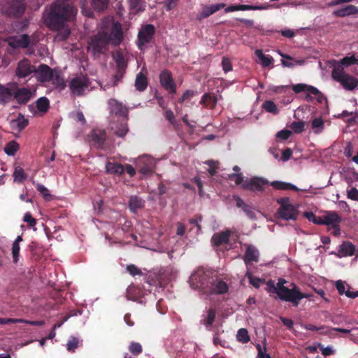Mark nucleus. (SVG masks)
<instances>
[{
	"label": "nucleus",
	"mask_w": 358,
	"mask_h": 358,
	"mask_svg": "<svg viewBox=\"0 0 358 358\" xmlns=\"http://www.w3.org/2000/svg\"><path fill=\"white\" fill-rule=\"evenodd\" d=\"M189 285L206 295L224 294L228 292L227 283L210 271L198 268L189 277Z\"/></svg>",
	"instance_id": "1"
},
{
	"label": "nucleus",
	"mask_w": 358,
	"mask_h": 358,
	"mask_svg": "<svg viewBox=\"0 0 358 358\" xmlns=\"http://www.w3.org/2000/svg\"><path fill=\"white\" fill-rule=\"evenodd\" d=\"M76 13L77 8L71 3L67 0H57L44 13V22L52 30H60Z\"/></svg>",
	"instance_id": "2"
},
{
	"label": "nucleus",
	"mask_w": 358,
	"mask_h": 358,
	"mask_svg": "<svg viewBox=\"0 0 358 358\" xmlns=\"http://www.w3.org/2000/svg\"><path fill=\"white\" fill-rule=\"evenodd\" d=\"M267 285L268 292L276 294L281 301L290 302L294 307L299 306V287L296 285L292 284V287L288 288L281 283L275 285L272 280H269Z\"/></svg>",
	"instance_id": "3"
},
{
	"label": "nucleus",
	"mask_w": 358,
	"mask_h": 358,
	"mask_svg": "<svg viewBox=\"0 0 358 358\" xmlns=\"http://www.w3.org/2000/svg\"><path fill=\"white\" fill-rule=\"evenodd\" d=\"M109 43V34L106 31H99L90 38V46L94 55H100L108 50Z\"/></svg>",
	"instance_id": "4"
},
{
	"label": "nucleus",
	"mask_w": 358,
	"mask_h": 358,
	"mask_svg": "<svg viewBox=\"0 0 358 358\" xmlns=\"http://www.w3.org/2000/svg\"><path fill=\"white\" fill-rule=\"evenodd\" d=\"M90 83V80L87 75L80 74L73 78L69 84L71 94L74 96H84Z\"/></svg>",
	"instance_id": "5"
},
{
	"label": "nucleus",
	"mask_w": 358,
	"mask_h": 358,
	"mask_svg": "<svg viewBox=\"0 0 358 358\" xmlns=\"http://www.w3.org/2000/svg\"><path fill=\"white\" fill-rule=\"evenodd\" d=\"M332 78L340 83L343 87L347 90L352 91L358 85V79L345 72L343 69L338 68L335 71L331 72Z\"/></svg>",
	"instance_id": "6"
},
{
	"label": "nucleus",
	"mask_w": 358,
	"mask_h": 358,
	"mask_svg": "<svg viewBox=\"0 0 358 358\" xmlns=\"http://www.w3.org/2000/svg\"><path fill=\"white\" fill-rule=\"evenodd\" d=\"M113 59L115 62L116 72L112 78L113 87L117 86L120 82L122 81L127 68V62L125 59L123 54L118 51L115 55Z\"/></svg>",
	"instance_id": "7"
},
{
	"label": "nucleus",
	"mask_w": 358,
	"mask_h": 358,
	"mask_svg": "<svg viewBox=\"0 0 358 358\" xmlns=\"http://www.w3.org/2000/svg\"><path fill=\"white\" fill-rule=\"evenodd\" d=\"M155 34V27L152 24H145L141 27L138 34V48L143 50L144 46L152 41Z\"/></svg>",
	"instance_id": "8"
},
{
	"label": "nucleus",
	"mask_w": 358,
	"mask_h": 358,
	"mask_svg": "<svg viewBox=\"0 0 358 358\" xmlns=\"http://www.w3.org/2000/svg\"><path fill=\"white\" fill-rule=\"evenodd\" d=\"M161 86L170 94H175L177 90L176 84L173 80L172 73L168 69H164L159 76Z\"/></svg>",
	"instance_id": "9"
},
{
	"label": "nucleus",
	"mask_w": 358,
	"mask_h": 358,
	"mask_svg": "<svg viewBox=\"0 0 358 358\" xmlns=\"http://www.w3.org/2000/svg\"><path fill=\"white\" fill-rule=\"evenodd\" d=\"M269 182L263 178L260 177H252L250 179H246L242 187L244 189L250 190V191H263L264 189V186L268 185Z\"/></svg>",
	"instance_id": "10"
},
{
	"label": "nucleus",
	"mask_w": 358,
	"mask_h": 358,
	"mask_svg": "<svg viewBox=\"0 0 358 358\" xmlns=\"http://www.w3.org/2000/svg\"><path fill=\"white\" fill-rule=\"evenodd\" d=\"M108 105L110 115L122 117V120H127L128 110L121 102H119L115 99H110L108 101Z\"/></svg>",
	"instance_id": "11"
},
{
	"label": "nucleus",
	"mask_w": 358,
	"mask_h": 358,
	"mask_svg": "<svg viewBox=\"0 0 358 358\" xmlns=\"http://www.w3.org/2000/svg\"><path fill=\"white\" fill-rule=\"evenodd\" d=\"M292 90L296 93L299 94L302 92H306L309 93H312L315 96L317 101L319 103H322L325 100L324 96L317 89L316 87L308 85L304 83H299L292 85Z\"/></svg>",
	"instance_id": "12"
},
{
	"label": "nucleus",
	"mask_w": 358,
	"mask_h": 358,
	"mask_svg": "<svg viewBox=\"0 0 358 358\" xmlns=\"http://www.w3.org/2000/svg\"><path fill=\"white\" fill-rule=\"evenodd\" d=\"M106 132L105 130H93L91 133V140L97 148L108 150L109 147L106 143Z\"/></svg>",
	"instance_id": "13"
},
{
	"label": "nucleus",
	"mask_w": 358,
	"mask_h": 358,
	"mask_svg": "<svg viewBox=\"0 0 358 358\" xmlns=\"http://www.w3.org/2000/svg\"><path fill=\"white\" fill-rule=\"evenodd\" d=\"M35 71L36 68L31 65V62L27 59H24L17 64L16 75L18 78H26Z\"/></svg>",
	"instance_id": "14"
},
{
	"label": "nucleus",
	"mask_w": 358,
	"mask_h": 358,
	"mask_svg": "<svg viewBox=\"0 0 358 358\" xmlns=\"http://www.w3.org/2000/svg\"><path fill=\"white\" fill-rule=\"evenodd\" d=\"M278 213L281 218L286 220H295L298 215L297 210L290 203H282L278 208Z\"/></svg>",
	"instance_id": "15"
},
{
	"label": "nucleus",
	"mask_w": 358,
	"mask_h": 358,
	"mask_svg": "<svg viewBox=\"0 0 358 358\" xmlns=\"http://www.w3.org/2000/svg\"><path fill=\"white\" fill-rule=\"evenodd\" d=\"M55 71H54L50 66L46 64H41L37 69H36L35 73L38 80L41 82L50 81L52 78V76Z\"/></svg>",
	"instance_id": "16"
},
{
	"label": "nucleus",
	"mask_w": 358,
	"mask_h": 358,
	"mask_svg": "<svg viewBox=\"0 0 358 358\" xmlns=\"http://www.w3.org/2000/svg\"><path fill=\"white\" fill-rule=\"evenodd\" d=\"M110 36V42L115 45H119L123 41V31L122 28L120 23L116 22L113 24Z\"/></svg>",
	"instance_id": "17"
},
{
	"label": "nucleus",
	"mask_w": 358,
	"mask_h": 358,
	"mask_svg": "<svg viewBox=\"0 0 358 358\" xmlns=\"http://www.w3.org/2000/svg\"><path fill=\"white\" fill-rule=\"evenodd\" d=\"M30 43V37L28 34H21L12 37L9 45L13 48H27Z\"/></svg>",
	"instance_id": "18"
},
{
	"label": "nucleus",
	"mask_w": 358,
	"mask_h": 358,
	"mask_svg": "<svg viewBox=\"0 0 358 358\" xmlns=\"http://www.w3.org/2000/svg\"><path fill=\"white\" fill-rule=\"evenodd\" d=\"M32 93L31 90L26 87L17 88L13 92V97L19 104H25L31 99Z\"/></svg>",
	"instance_id": "19"
},
{
	"label": "nucleus",
	"mask_w": 358,
	"mask_h": 358,
	"mask_svg": "<svg viewBox=\"0 0 358 358\" xmlns=\"http://www.w3.org/2000/svg\"><path fill=\"white\" fill-rule=\"evenodd\" d=\"M259 258V250L252 245H246V250L243 257V260L246 266L253 262H258Z\"/></svg>",
	"instance_id": "20"
},
{
	"label": "nucleus",
	"mask_w": 358,
	"mask_h": 358,
	"mask_svg": "<svg viewBox=\"0 0 358 358\" xmlns=\"http://www.w3.org/2000/svg\"><path fill=\"white\" fill-rule=\"evenodd\" d=\"M226 4L224 3L205 6L203 7L201 12L197 15V19L201 20L202 19L207 18L220 9L224 8Z\"/></svg>",
	"instance_id": "21"
},
{
	"label": "nucleus",
	"mask_w": 358,
	"mask_h": 358,
	"mask_svg": "<svg viewBox=\"0 0 358 358\" xmlns=\"http://www.w3.org/2000/svg\"><path fill=\"white\" fill-rule=\"evenodd\" d=\"M147 70L143 68L141 71L137 73L135 80V87L139 92H144L148 85V80L147 78Z\"/></svg>",
	"instance_id": "22"
},
{
	"label": "nucleus",
	"mask_w": 358,
	"mask_h": 358,
	"mask_svg": "<svg viewBox=\"0 0 358 358\" xmlns=\"http://www.w3.org/2000/svg\"><path fill=\"white\" fill-rule=\"evenodd\" d=\"M338 257H346L356 255L358 257V251L355 245L350 241H344L341 245L338 251Z\"/></svg>",
	"instance_id": "23"
},
{
	"label": "nucleus",
	"mask_w": 358,
	"mask_h": 358,
	"mask_svg": "<svg viewBox=\"0 0 358 358\" xmlns=\"http://www.w3.org/2000/svg\"><path fill=\"white\" fill-rule=\"evenodd\" d=\"M334 65L332 71H335L338 68L343 69L353 64H358V59L355 55L350 57L346 56L341 59L339 62L334 61Z\"/></svg>",
	"instance_id": "24"
},
{
	"label": "nucleus",
	"mask_w": 358,
	"mask_h": 358,
	"mask_svg": "<svg viewBox=\"0 0 358 358\" xmlns=\"http://www.w3.org/2000/svg\"><path fill=\"white\" fill-rule=\"evenodd\" d=\"M234 199L236 201V206L239 208H241L249 218L252 220L256 218L255 213L251 206L246 204L244 201L238 196H234Z\"/></svg>",
	"instance_id": "25"
},
{
	"label": "nucleus",
	"mask_w": 358,
	"mask_h": 358,
	"mask_svg": "<svg viewBox=\"0 0 358 358\" xmlns=\"http://www.w3.org/2000/svg\"><path fill=\"white\" fill-rule=\"evenodd\" d=\"M324 225L333 227L334 225L341 223V217L336 211H327L323 215Z\"/></svg>",
	"instance_id": "26"
},
{
	"label": "nucleus",
	"mask_w": 358,
	"mask_h": 358,
	"mask_svg": "<svg viewBox=\"0 0 358 358\" xmlns=\"http://www.w3.org/2000/svg\"><path fill=\"white\" fill-rule=\"evenodd\" d=\"M15 323H27L31 325L34 326H43L45 324V321L39 320V321H32V320H25L23 319H13V318H0V324H15Z\"/></svg>",
	"instance_id": "27"
},
{
	"label": "nucleus",
	"mask_w": 358,
	"mask_h": 358,
	"mask_svg": "<svg viewBox=\"0 0 358 358\" xmlns=\"http://www.w3.org/2000/svg\"><path fill=\"white\" fill-rule=\"evenodd\" d=\"M138 169L143 175H150L154 172V167L150 159H141L138 162Z\"/></svg>",
	"instance_id": "28"
},
{
	"label": "nucleus",
	"mask_w": 358,
	"mask_h": 358,
	"mask_svg": "<svg viewBox=\"0 0 358 358\" xmlns=\"http://www.w3.org/2000/svg\"><path fill=\"white\" fill-rule=\"evenodd\" d=\"M15 1L9 8V14L15 17H21L24 13L25 8L23 5L24 0H13Z\"/></svg>",
	"instance_id": "29"
},
{
	"label": "nucleus",
	"mask_w": 358,
	"mask_h": 358,
	"mask_svg": "<svg viewBox=\"0 0 358 358\" xmlns=\"http://www.w3.org/2000/svg\"><path fill=\"white\" fill-rule=\"evenodd\" d=\"M28 124V120L22 114H19L16 119L10 122V127L13 130L21 131L27 127Z\"/></svg>",
	"instance_id": "30"
},
{
	"label": "nucleus",
	"mask_w": 358,
	"mask_h": 358,
	"mask_svg": "<svg viewBox=\"0 0 358 358\" xmlns=\"http://www.w3.org/2000/svg\"><path fill=\"white\" fill-rule=\"evenodd\" d=\"M358 13V8L354 5H348L345 7L334 11L333 15L336 17H344L345 16L355 15Z\"/></svg>",
	"instance_id": "31"
},
{
	"label": "nucleus",
	"mask_w": 358,
	"mask_h": 358,
	"mask_svg": "<svg viewBox=\"0 0 358 358\" xmlns=\"http://www.w3.org/2000/svg\"><path fill=\"white\" fill-rule=\"evenodd\" d=\"M230 231H226L221 233L215 234L211 238V242L214 245L220 246L223 243L229 242Z\"/></svg>",
	"instance_id": "32"
},
{
	"label": "nucleus",
	"mask_w": 358,
	"mask_h": 358,
	"mask_svg": "<svg viewBox=\"0 0 358 358\" xmlns=\"http://www.w3.org/2000/svg\"><path fill=\"white\" fill-rule=\"evenodd\" d=\"M127 120H122V121L111 127L114 134L120 138H123L128 133L129 128L127 122Z\"/></svg>",
	"instance_id": "33"
},
{
	"label": "nucleus",
	"mask_w": 358,
	"mask_h": 358,
	"mask_svg": "<svg viewBox=\"0 0 358 358\" xmlns=\"http://www.w3.org/2000/svg\"><path fill=\"white\" fill-rule=\"evenodd\" d=\"M129 207L131 212L136 213L138 209L144 207V201L138 196H131L129 201Z\"/></svg>",
	"instance_id": "34"
},
{
	"label": "nucleus",
	"mask_w": 358,
	"mask_h": 358,
	"mask_svg": "<svg viewBox=\"0 0 358 358\" xmlns=\"http://www.w3.org/2000/svg\"><path fill=\"white\" fill-rule=\"evenodd\" d=\"M106 172L111 174L122 175L124 173V167L122 164L115 162H107L106 165Z\"/></svg>",
	"instance_id": "35"
},
{
	"label": "nucleus",
	"mask_w": 358,
	"mask_h": 358,
	"mask_svg": "<svg viewBox=\"0 0 358 358\" xmlns=\"http://www.w3.org/2000/svg\"><path fill=\"white\" fill-rule=\"evenodd\" d=\"M130 11L134 14L143 12L145 10V2L143 0H128Z\"/></svg>",
	"instance_id": "36"
},
{
	"label": "nucleus",
	"mask_w": 358,
	"mask_h": 358,
	"mask_svg": "<svg viewBox=\"0 0 358 358\" xmlns=\"http://www.w3.org/2000/svg\"><path fill=\"white\" fill-rule=\"evenodd\" d=\"M336 287L338 290L339 294L343 295L345 294L346 296L351 299H355L358 297V290L357 292H350V290L345 291V287L343 282L342 280H338L336 282Z\"/></svg>",
	"instance_id": "37"
},
{
	"label": "nucleus",
	"mask_w": 358,
	"mask_h": 358,
	"mask_svg": "<svg viewBox=\"0 0 358 358\" xmlns=\"http://www.w3.org/2000/svg\"><path fill=\"white\" fill-rule=\"evenodd\" d=\"M259 8L252 5L238 4L232 5L227 7L224 10L225 13L238 11V10H255Z\"/></svg>",
	"instance_id": "38"
},
{
	"label": "nucleus",
	"mask_w": 358,
	"mask_h": 358,
	"mask_svg": "<svg viewBox=\"0 0 358 358\" xmlns=\"http://www.w3.org/2000/svg\"><path fill=\"white\" fill-rule=\"evenodd\" d=\"M270 185L273 188H275L276 189H280V190L290 189V190H294L296 192L299 190V189L297 188L296 186H295L291 183L282 182V181H273L270 183Z\"/></svg>",
	"instance_id": "39"
},
{
	"label": "nucleus",
	"mask_w": 358,
	"mask_h": 358,
	"mask_svg": "<svg viewBox=\"0 0 358 358\" xmlns=\"http://www.w3.org/2000/svg\"><path fill=\"white\" fill-rule=\"evenodd\" d=\"M13 97L11 90L0 85V103L5 104L8 103Z\"/></svg>",
	"instance_id": "40"
},
{
	"label": "nucleus",
	"mask_w": 358,
	"mask_h": 358,
	"mask_svg": "<svg viewBox=\"0 0 358 358\" xmlns=\"http://www.w3.org/2000/svg\"><path fill=\"white\" fill-rule=\"evenodd\" d=\"M50 81H52V84L53 85L57 88H59L60 90H62L66 87V83L64 77L59 72L55 71L54 73L52 78H51Z\"/></svg>",
	"instance_id": "41"
},
{
	"label": "nucleus",
	"mask_w": 358,
	"mask_h": 358,
	"mask_svg": "<svg viewBox=\"0 0 358 358\" xmlns=\"http://www.w3.org/2000/svg\"><path fill=\"white\" fill-rule=\"evenodd\" d=\"M255 55L261 61V64L263 66H268L273 62V57L269 55H265L262 50H257L255 51Z\"/></svg>",
	"instance_id": "42"
},
{
	"label": "nucleus",
	"mask_w": 358,
	"mask_h": 358,
	"mask_svg": "<svg viewBox=\"0 0 358 358\" xmlns=\"http://www.w3.org/2000/svg\"><path fill=\"white\" fill-rule=\"evenodd\" d=\"M14 181L18 183H22L27 178L24 169L20 166L15 167L13 172Z\"/></svg>",
	"instance_id": "43"
},
{
	"label": "nucleus",
	"mask_w": 358,
	"mask_h": 358,
	"mask_svg": "<svg viewBox=\"0 0 358 358\" xmlns=\"http://www.w3.org/2000/svg\"><path fill=\"white\" fill-rule=\"evenodd\" d=\"M217 102V97L215 96H212L210 93H205L200 101V103L204 105L205 106H208L210 103L212 104V108H215Z\"/></svg>",
	"instance_id": "44"
},
{
	"label": "nucleus",
	"mask_w": 358,
	"mask_h": 358,
	"mask_svg": "<svg viewBox=\"0 0 358 358\" xmlns=\"http://www.w3.org/2000/svg\"><path fill=\"white\" fill-rule=\"evenodd\" d=\"M19 148L18 143L15 141H11L6 145L4 152L9 156H14L19 150Z\"/></svg>",
	"instance_id": "45"
},
{
	"label": "nucleus",
	"mask_w": 358,
	"mask_h": 358,
	"mask_svg": "<svg viewBox=\"0 0 358 358\" xmlns=\"http://www.w3.org/2000/svg\"><path fill=\"white\" fill-rule=\"evenodd\" d=\"M37 109L42 113H46L50 108V101L47 97L43 96L36 101Z\"/></svg>",
	"instance_id": "46"
},
{
	"label": "nucleus",
	"mask_w": 358,
	"mask_h": 358,
	"mask_svg": "<svg viewBox=\"0 0 358 358\" xmlns=\"http://www.w3.org/2000/svg\"><path fill=\"white\" fill-rule=\"evenodd\" d=\"M216 317V310L214 308H210L207 312V316L203 320V324L208 328L212 326Z\"/></svg>",
	"instance_id": "47"
},
{
	"label": "nucleus",
	"mask_w": 358,
	"mask_h": 358,
	"mask_svg": "<svg viewBox=\"0 0 358 358\" xmlns=\"http://www.w3.org/2000/svg\"><path fill=\"white\" fill-rule=\"evenodd\" d=\"M80 343H82V341H80L77 337L71 336L66 343V349L69 352H73Z\"/></svg>",
	"instance_id": "48"
},
{
	"label": "nucleus",
	"mask_w": 358,
	"mask_h": 358,
	"mask_svg": "<svg viewBox=\"0 0 358 358\" xmlns=\"http://www.w3.org/2000/svg\"><path fill=\"white\" fill-rule=\"evenodd\" d=\"M237 340L242 343H247L250 341L248 331L245 328L240 329L236 335Z\"/></svg>",
	"instance_id": "49"
},
{
	"label": "nucleus",
	"mask_w": 358,
	"mask_h": 358,
	"mask_svg": "<svg viewBox=\"0 0 358 358\" xmlns=\"http://www.w3.org/2000/svg\"><path fill=\"white\" fill-rule=\"evenodd\" d=\"M262 108L266 112L271 113L273 114H277L278 113V109L275 103L271 100L265 101L262 104Z\"/></svg>",
	"instance_id": "50"
},
{
	"label": "nucleus",
	"mask_w": 358,
	"mask_h": 358,
	"mask_svg": "<svg viewBox=\"0 0 358 358\" xmlns=\"http://www.w3.org/2000/svg\"><path fill=\"white\" fill-rule=\"evenodd\" d=\"M109 0H92L93 8L99 11L106 9L108 6Z\"/></svg>",
	"instance_id": "51"
},
{
	"label": "nucleus",
	"mask_w": 358,
	"mask_h": 358,
	"mask_svg": "<svg viewBox=\"0 0 358 358\" xmlns=\"http://www.w3.org/2000/svg\"><path fill=\"white\" fill-rule=\"evenodd\" d=\"M257 350V358H271L270 355L266 353V339L264 341V346L262 347L259 343L255 345Z\"/></svg>",
	"instance_id": "52"
},
{
	"label": "nucleus",
	"mask_w": 358,
	"mask_h": 358,
	"mask_svg": "<svg viewBox=\"0 0 358 358\" xmlns=\"http://www.w3.org/2000/svg\"><path fill=\"white\" fill-rule=\"evenodd\" d=\"M245 276L249 279L250 283L255 288H259L260 287V283L264 282V280L257 277H254L250 271H247Z\"/></svg>",
	"instance_id": "53"
},
{
	"label": "nucleus",
	"mask_w": 358,
	"mask_h": 358,
	"mask_svg": "<svg viewBox=\"0 0 358 358\" xmlns=\"http://www.w3.org/2000/svg\"><path fill=\"white\" fill-rule=\"evenodd\" d=\"M324 121L321 117L315 118L312 121V128L315 129V133H320L324 129Z\"/></svg>",
	"instance_id": "54"
},
{
	"label": "nucleus",
	"mask_w": 358,
	"mask_h": 358,
	"mask_svg": "<svg viewBox=\"0 0 358 358\" xmlns=\"http://www.w3.org/2000/svg\"><path fill=\"white\" fill-rule=\"evenodd\" d=\"M290 128L295 134H300L304 131L305 122L303 121H294L291 123Z\"/></svg>",
	"instance_id": "55"
},
{
	"label": "nucleus",
	"mask_w": 358,
	"mask_h": 358,
	"mask_svg": "<svg viewBox=\"0 0 358 358\" xmlns=\"http://www.w3.org/2000/svg\"><path fill=\"white\" fill-rule=\"evenodd\" d=\"M36 189L41 193V194L42 195L45 200L50 201L52 199V195L49 193V190L48 189V188L45 187L44 185L41 184H37Z\"/></svg>",
	"instance_id": "56"
},
{
	"label": "nucleus",
	"mask_w": 358,
	"mask_h": 358,
	"mask_svg": "<svg viewBox=\"0 0 358 358\" xmlns=\"http://www.w3.org/2000/svg\"><path fill=\"white\" fill-rule=\"evenodd\" d=\"M129 352L134 355H138L143 352V348L139 343L131 342L129 346Z\"/></svg>",
	"instance_id": "57"
},
{
	"label": "nucleus",
	"mask_w": 358,
	"mask_h": 358,
	"mask_svg": "<svg viewBox=\"0 0 358 358\" xmlns=\"http://www.w3.org/2000/svg\"><path fill=\"white\" fill-rule=\"evenodd\" d=\"M20 245L17 243H13L12 246V256L13 261L15 264L17 263L20 257Z\"/></svg>",
	"instance_id": "58"
},
{
	"label": "nucleus",
	"mask_w": 358,
	"mask_h": 358,
	"mask_svg": "<svg viewBox=\"0 0 358 358\" xmlns=\"http://www.w3.org/2000/svg\"><path fill=\"white\" fill-rule=\"evenodd\" d=\"M229 178L231 180H234L236 183V185H241L243 184L244 180H243V176L242 173H234L229 175Z\"/></svg>",
	"instance_id": "59"
},
{
	"label": "nucleus",
	"mask_w": 358,
	"mask_h": 358,
	"mask_svg": "<svg viewBox=\"0 0 358 358\" xmlns=\"http://www.w3.org/2000/svg\"><path fill=\"white\" fill-rule=\"evenodd\" d=\"M196 94H197V92L194 90H186L183 93L181 98L179 99L178 101L180 103H183L185 101L189 100L191 98L194 96Z\"/></svg>",
	"instance_id": "60"
},
{
	"label": "nucleus",
	"mask_w": 358,
	"mask_h": 358,
	"mask_svg": "<svg viewBox=\"0 0 358 358\" xmlns=\"http://www.w3.org/2000/svg\"><path fill=\"white\" fill-rule=\"evenodd\" d=\"M126 269L132 276L142 275V271H141V269L136 266L134 264L127 265Z\"/></svg>",
	"instance_id": "61"
},
{
	"label": "nucleus",
	"mask_w": 358,
	"mask_h": 358,
	"mask_svg": "<svg viewBox=\"0 0 358 358\" xmlns=\"http://www.w3.org/2000/svg\"><path fill=\"white\" fill-rule=\"evenodd\" d=\"M222 66L225 73L232 71V64L230 59L227 57H223L222 60Z\"/></svg>",
	"instance_id": "62"
},
{
	"label": "nucleus",
	"mask_w": 358,
	"mask_h": 358,
	"mask_svg": "<svg viewBox=\"0 0 358 358\" xmlns=\"http://www.w3.org/2000/svg\"><path fill=\"white\" fill-rule=\"evenodd\" d=\"M291 134V131L288 129H282L276 134V138L282 140H287L290 137Z\"/></svg>",
	"instance_id": "63"
},
{
	"label": "nucleus",
	"mask_w": 358,
	"mask_h": 358,
	"mask_svg": "<svg viewBox=\"0 0 358 358\" xmlns=\"http://www.w3.org/2000/svg\"><path fill=\"white\" fill-rule=\"evenodd\" d=\"M347 197L351 200L358 201V189L355 187H352L348 190Z\"/></svg>",
	"instance_id": "64"
}]
</instances>
